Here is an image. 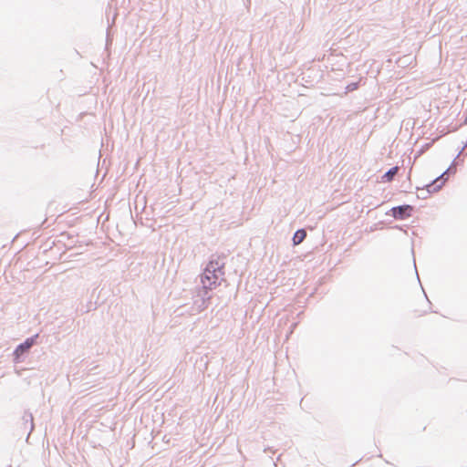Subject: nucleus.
I'll list each match as a JSON object with an SVG mask.
<instances>
[{"label": "nucleus", "instance_id": "1", "mask_svg": "<svg viewBox=\"0 0 467 467\" xmlns=\"http://www.w3.org/2000/svg\"><path fill=\"white\" fill-rule=\"evenodd\" d=\"M222 270L218 266L217 262H210L202 276V283L207 289H212L217 283L219 275H222Z\"/></svg>", "mask_w": 467, "mask_h": 467}, {"label": "nucleus", "instance_id": "2", "mask_svg": "<svg viewBox=\"0 0 467 467\" xmlns=\"http://www.w3.org/2000/svg\"><path fill=\"white\" fill-rule=\"evenodd\" d=\"M413 208L410 205H402L392 209L393 216L398 219H404L410 216Z\"/></svg>", "mask_w": 467, "mask_h": 467}, {"label": "nucleus", "instance_id": "3", "mask_svg": "<svg viewBox=\"0 0 467 467\" xmlns=\"http://www.w3.org/2000/svg\"><path fill=\"white\" fill-rule=\"evenodd\" d=\"M33 344H34L33 338L26 339L23 344L19 345L16 348L15 354L16 356L23 354L25 351H27L32 347Z\"/></svg>", "mask_w": 467, "mask_h": 467}, {"label": "nucleus", "instance_id": "4", "mask_svg": "<svg viewBox=\"0 0 467 467\" xmlns=\"http://www.w3.org/2000/svg\"><path fill=\"white\" fill-rule=\"evenodd\" d=\"M444 174H441L439 178H437L432 183L427 185V190L429 192L432 191L433 190H439L441 188V186L443 185L445 180L443 179L444 177Z\"/></svg>", "mask_w": 467, "mask_h": 467}, {"label": "nucleus", "instance_id": "5", "mask_svg": "<svg viewBox=\"0 0 467 467\" xmlns=\"http://www.w3.org/2000/svg\"><path fill=\"white\" fill-rule=\"evenodd\" d=\"M306 233L304 229L297 230L295 233L294 237H293L294 244L297 245L300 243H302L304 241V239L306 238Z\"/></svg>", "mask_w": 467, "mask_h": 467}, {"label": "nucleus", "instance_id": "6", "mask_svg": "<svg viewBox=\"0 0 467 467\" xmlns=\"http://www.w3.org/2000/svg\"><path fill=\"white\" fill-rule=\"evenodd\" d=\"M399 171V167H393L389 171H387L383 176L382 180L383 182H391L394 178V176L397 174Z\"/></svg>", "mask_w": 467, "mask_h": 467}, {"label": "nucleus", "instance_id": "7", "mask_svg": "<svg viewBox=\"0 0 467 467\" xmlns=\"http://www.w3.org/2000/svg\"><path fill=\"white\" fill-rule=\"evenodd\" d=\"M416 312H417V316H418V317L422 316V314H421V313H420L419 311H417V310H416Z\"/></svg>", "mask_w": 467, "mask_h": 467}, {"label": "nucleus", "instance_id": "8", "mask_svg": "<svg viewBox=\"0 0 467 467\" xmlns=\"http://www.w3.org/2000/svg\"><path fill=\"white\" fill-rule=\"evenodd\" d=\"M422 303H423V305L428 306V303H426L425 301H423Z\"/></svg>", "mask_w": 467, "mask_h": 467}]
</instances>
